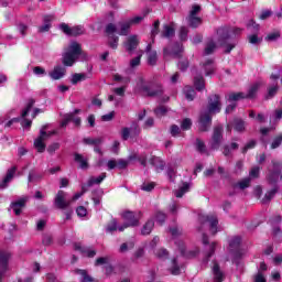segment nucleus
Segmentation results:
<instances>
[{
    "label": "nucleus",
    "instance_id": "obj_1",
    "mask_svg": "<svg viewBox=\"0 0 282 282\" xmlns=\"http://www.w3.org/2000/svg\"><path fill=\"white\" fill-rule=\"evenodd\" d=\"M78 110L63 115L59 127L51 132H47V127H50L48 124L43 126L40 130V135L34 140V149L37 151V153H44L46 147L45 141L51 138V135H58V133H61V129H65L69 122H73L75 127H78L80 124V118L76 116Z\"/></svg>",
    "mask_w": 282,
    "mask_h": 282
},
{
    "label": "nucleus",
    "instance_id": "obj_2",
    "mask_svg": "<svg viewBox=\"0 0 282 282\" xmlns=\"http://www.w3.org/2000/svg\"><path fill=\"white\" fill-rule=\"evenodd\" d=\"M44 109H39L34 107H26L21 111L20 117H12L13 112H9L3 118L0 119V122L4 127H11L14 122H21L23 129L29 130L32 127V119L36 118L37 113H44Z\"/></svg>",
    "mask_w": 282,
    "mask_h": 282
},
{
    "label": "nucleus",
    "instance_id": "obj_3",
    "mask_svg": "<svg viewBox=\"0 0 282 282\" xmlns=\"http://www.w3.org/2000/svg\"><path fill=\"white\" fill-rule=\"evenodd\" d=\"M134 94L149 96L150 98H162V96H164V87L160 84H153L147 80L143 76H138L135 79Z\"/></svg>",
    "mask_w": 282,
    "mask_h": 282
},
{
    "label": "nucleus",
    "instance_id": "obj_4",
    "mask_svg": "<svg viewBox=\"0 0 282 282\" xmlns=\"http://www.w3.org/2000/svg\"><path fill=\"white\" fill-rule=\"evenodd\" d=\"M131 30V22L129 20L121 21L117 25L113 23H109L106 26V33L108 35V43L112 50H116L118 47V41L119 37L116 36V34H119V36H127Z\"/></svg>",
    "mask_w": 282,
    "mask_h": 282
},
{
    "label": "nucleus",
    "instance_id": "obj_5",
    "mask_svg": "<svg viewBox=\"0 0 282 282\" xmlns=\"http://www.w3.org/2000/svg\"><path fill=\"white\" fill-rule=\"evenodd\" d=\"M170 234L172 235V239L174 240L178 252H181V257H184L185 259H194L196 254H199L198 248L186 252V249L184 248V240L180 238L182 237V229H180V227L174 226L170 228Z\"/></svg>",
    "mask_w": 282,
    "mask_h": 282
},
{
    "label": "nucleus",
    "instance_id": "obj_6",
    "mask_svg": "<svg viewBox=\"0 0 282 282\" xmlns=\"http://www.w3.org/2000/svg\"><path fill=\"white\" fill-rule=\"evenodd\" d=\"M216 34L220 47L225 48V54H230V52L237 47V42L235 39L230 37V29L227 26L217 29Z\"/></svg>",
    "mask_w": 282,
    "mask_h": 282
},
{
    "label": "nucleus",
    "instance_id": "obj_7",
    "mask_svg": "<svg viewBox=\"0 0 282 282\" xmlns=\"http://www.w3.org/2000/svg\"><path fill=\"white\" fill-rule=\"evenodd\" d=\"M85 193H87V185H82V192L76 193L72 197V199L67 200V193H65L63 191H58L55 196V206L57 208H61L62 210H64V208H67L68 206L72 205V202H76V200L80 199V197H83V195H85Z\"/></svg>",
    "mask_w": 282,
    "mask_h": 282
},
{
    "label": "nucleus",
    "instance_id": "obj_8",
    "mask_svg": "<svg viewBox=\"0 0 282 282\" xmlns=\"http://www.w3.org/2000/svg\"><path fill=\"white\" fill-rule=\"evenodd\" d=\"M83 55V48H80V44L77 42H70L66 52L63 55V64L66 67H72L76 61H78L79 56Z\"/></svg>",
    "mask_w": 282,
    "mask_h": 282
},
{
    "label": "nucleus",
    "instance_id": "obj_9",
    "mask_svg": "<svg viewBox=\"0 0 282 282\" xmlns=\"http://www.w3.org/2000/svg\"><path fill=\"white\" fill-rule=\"evenodd\" d=\"M221 111L220 107H210L207 110L203 111L199 117V130L208 131L210 129V124L213 122V113H219Z\"/></svg>",
    "mask_w": 282,
    "mask_h": 282
},
{
    "label": "nucleus",
    "instance_id": "obj_10",
    "mask_svg": "<svg viewBox=\"0 0 282 282\" xmlns=\"http://www.w3.org/2000/svg\"><path fill=\"white\" fill-rule=\"evenodd\" d=\"M199 231L204 230V228H209L210 235H217L219 232V220H217V216L214 215H207V216H200L199 217Z\"/></svg>",
    "mask_w": 282,
    "mask_h": 282
},
{
    "label": "nucleus",
    "instance_id": "obj_11",
    "mask_svg": "<svg viewBox=\"0 0 282 282\" xmlns=\"http://www.w3.org/2000/svg\"><path fill=\"white\" fill-rule=\"evenodd\" d=\"M122 217L124 219V224L119 226L118 230L119 232H123L126 228H129L131 226H138L139 219L138 216H135V213L133 212H124L122 214Z\"/></svg>",
    "mask_w": 282,
    "mask_h": 282
},
{
    "label": "nucleus",
    "instance_id": "obj_12",
    "mask_svg": "<svg viewBox=\"0 0 282 282\" xmlns=\"http://www.w3.org/2000/svg\"><path fill=\"white\" fill-rule=\"evenodd\" d=\"M241 236H231L228 239L229 243V252L234 254L235 257H241L243 252L241 251Z\"/></svg>",
    "mask_w": 282,
    "mask_h": 282
},
{
    "label": "nucleus",
    "instance_id": "obj_13",
    "mask_svg": "<svg viewBox=\"0 0 282 282\" xmlns=\"http://www.w3.org/2000/svg\"><path fill=\"white\" fill-rule=\"evenodd\" d=\"M202 7H199L198 4L192 7V10L187 18L191 28H199V25H202V18L197 17Z\"/></svg>",
    "mask_w": 282,
    "mask_h": 282
},
{
    "label": "nucleus",
    "instance_id": "obj_14",
    "mask_svg": "<svg viewBox=\"0 0 282 282\" xmlns=\"http://www.w3.org/2000/svg\"><path fill=\"white\" fill-rule=\"evenodd\" d=\"M59 30H62V32L67 36H80V34H85V28L83 25L70 28L66 23H62L59 25Z\"/></svg>",
    "mask_w": 282,
    "mask_h": 282
},
{
    "label": "nucleus",
    "instance_id": "obj_15",
    "mask_svg": "<svg viewBox=\"0 0 282 282\" xmlns=\"http://www.w3.org/2000/svg\"><path fill=\"white\" fill-rule=\"evenodd\" d=\"M10 261V252L1 251L0 252V282H3V276L8 272V263Z\"/></svg>",
    "mask_w": 282,
    "mask_h": 282
},
{
    "label": "nucleus",
    "instance_id": "obj_16",
    "mask_svg": "<svg viewBox=\"0 0 282 282\" xmlns=\"http://www.w3.org/2000/svg\"><path fill=\"white\" fill-rule=\"evenodd\" d=\"M203 243L205 245L206 248V253H205V259L203 260V262L208 263V260L210 259V257L213 254H215V250L217 248V242H208V236H206V234H203Z\"/></svg>",
    "mask_w": 282,
    "mask_h": 282
},
{
    "label": "nucleus",
    "instance_id": "obj_17",
    "mask_svg": "<svg viewBox=\"0 0 282 282\" xmlns=\"http://www.w3.org/2000/svg\"><path fill=\"white\" fill-rule=\"evenodd\" d=\"M221 133H224V128L221 126H217L214 129L212 138V149H219V144H221Z\"/></svg>",
    "mask_w": 282,
    "mask_h": 282
},
{
    "label": "nucleus",
    "instance_id": "obj_18",
    "mask_svg": "<svg viewBox=\"0 0 282 282\" xmlns=\"http://www.w3.org/2000/svg\"><path fill=\"white\" fill-rule=\"evenodd\" d=\"M140 134V127L138 123H133L132 127L129 128H123L121 131V137L122 140H129L130 135L133 138V135H139Z\"/></svg>",
    "mask_w": 282,
    "mask_h": 282
},
{
    "label": "nucleus",
    "instance_id": "obj_19",
    "mask_svg": "<svg viewBox=\"0 0 282 282\" xmlns=\"http://www.w3.org/2000/svg\"><path fill=\"white\" fill-rule=\"evenodd\" d=\"M281 175V163L273 162V171L269 172L268 180L271 184L279 182V176Z\"/></svg>",
    "mask_w": 282,
    "mask_h": 282
},
{
    "label": "nucleus",
    "instance_id": "obj_20",
    "mask_svg": "<svg viewBox=\"0 0 282 282\" xmlns=\"http://www.w3.org/2000/svg\"><path fill=\"white\" fill-rule=\"evenodd\" d=\"M66 72L67 69L64 66L57 65L48 73V76L52 80H61L65 77Z\"/></svg>",
    "mask_w": 282,
    "mask_h": 282
},
{
    "label": "nucleus",
    "instance_id": "obj_21",
    "mask_svg": "<svg viewBox=\"0 0 282 282\" xmlns=\"http://www.w3.org/2000/svg\"><path fill=\"white\" fill-rule=\"evenodd\" d=\"M182 52H184V46L180 43L174 44V46L171 47H165L164 48V56H176L180 57L182 56Z\"/></svg>",
    "mask_w": 282,
    "mask_h": 282
},
{
    "label": "nucleus",
    "instance_id": "obj_22",
    "mask_svg": "<svg viewBox=\"0 0 282 282\" xmlns=\"http://www.w3.org/2000/svg\"><path fill=\"white\" fill-rule=\"evenodd\" d=\"M26 202H28V196L22 197L17 202L11 203L10 208L11 210H13L15 215H21V210H23V208L25 207Z\"/></svg>",
    "mask_w": 282,
    "mask_h": 282
},
{
    "label": "nucleus",
    "instance_id": "obj_23",
    "mask_svg": "<svg viewBox=\"0 0 282 282\" xmlns=\"http://www.w3.org/2000/svg\"><path fill=\"white\" fill-rule=\"evenodd\" d=\"M182 270H184V263H182L180 257L174 258L172 260V267L170 268L171 274L177 276V274H182Z\"/></svg>",
    "mask_w": 282,
    "mask_h": 282
},
{
    "label": "nucleus",
    "instance_id": "obj_24",
    "mask_svg": "<svg viewBox=\"0 0 282 282\" xmlns=\"http://www.w3.org/2000/svg\"><path fill=\"white\" fill-rule=\"evenodd\" d=\"M15 173H17V167H11L10 170H8L7 175L0 182L1 191H3L4 188H8V184H10V182H12Z\"/></svg>",
    "mask_w": 282,
    "mask_h": 282
},
{
    "label": "nucleus",
    "instance_id": "obj_25",
    "mask_svg": "<svg viewBox=\"0 0 282 282\" xmlns=\"http://www.w3.org/2000/svg\"><path fill=\"white\" fill-rule=\"evenodd\" d=\"M227 102H230L229 107L235 106V102H239V100H243L246 98V93H230L226 95Z\"/></svg>",
    "mask_w": 282,
    "mask_h": 282
},
{
    "label": "nucleus",
    "instance_id": "obj_26",
    "mask_svg": "<svg viewBox=\"0 0 282 282\" xmlns=\"http://www.w3.org/2000/svg\"><path fill=\"white\" fill-rule=\"evenodd\" d=\"M139 43H140V39L138 37V35L129 36L124 43L127 52H131L132 50H135Z\"/></svg>",
    "mask_w": 282,
    "mask_h": 282
},
{
    "label": "nucleus",
    "instance_id": "obj_27",
    "mask_svg": "<svg viewBox=\"0 0 282 282\" xmlns=\"http://www.w3.org/2000/svg\"><path fill=\"white\" fill-rule=\"evenodd\" d=\"M203 69L205 72V76H213L215 74V62L213 59H206L203 62Z\"/></svg>",
    "mask_w": 282,
    "mask_h": 282
},
{
    "label": "nucleus",
    "instance_id": "obj_28",
    "mask_svg": "<svg viewBox=\"0 0 282 282\" xmlns=\"http://www.w3.org/2000/svg\"><path fill=\"white\" fill-rule=\"evenodd\" d=\"M145 53L148 55L149 65H155V63H158V52L151 48V44H148Z\"/></svg>",
    "mask_w": 282,
    "mask_h": 282
},
{
    "label": "nucleus",
    "instance_id": "obj_29",
    "mask_svg": "<svg viewBox=\"0 0 282 282\" xmlns=\"http://www.w3.org/2000/svg\"><path fill=\"white\" fill-rule=\"evenodd\" d=\"M189 191H191V184L185 182V183H182V185L176 191H174V195L175 197L182 198Z\"/></svg>",
    "mask_w": 282,
    "mask_h": 282
},
{
    "label": "nucleus",
    "instance_id": "obj_30",
    "mask_svg": "<svg viewBox=\"0 0 282 282\" xmlns=\"http://www.w3.org/2000/svg\"><path fill=\"white\" fill-rule=\"evenodd\" d=\"M87 78H91V74H86V73H75L72 76V85H78V83L83 80H87Z\"/></svg>",
    "mask_w": 282,
    "mask_h": 282
},
{
    "label": "nucleus",
    "instance_id": "obj_31",
    "mask_svg": "<svg viewBox=\"0 0 282 282\" xmlns=\"http://www.w3.org/2000/svg\"><path fill=\"white\" fill-rule=\"evenodd\" d=\"M279 224H281V216H275L271 219L272 232L274 237H279V235H281V227H279Z\"/></svg>",
    "mask_w": 282,
    "mask_h": 282
},
{
    "label": "nucleus",
    "instance_id": "obj_32",
    "mask_svg": "<svg viewBox=\"0 0 282 282\" xmlns=\"http://www.w3.org/2000/svg\"><path fill=\"white\" fill-rule=\"evenodd\" d=\"M75 250H78L79 252H82L84 257H89V258L96 257V250L89 247H83L80 245H76Z\"/></svg>",
    "mask_w": 282,
    "mask_h": 282
},
{
    "label": "nucleus",
    "instance_id": "obj_33",
    "mask_svg": "<svg viewBox=\"0 0 282 282\" xmlns=\"http://www.w3.org/2000/svg\"><path fill=\"white\" fill-rule=\"evenodd\" d=\"M149 163L154 166L155 171H164L165 163L162 161V159L152 156L150 158Z\"/></svg>",
    "mask_w": 282,
    "mask_h": 282
},
{
    "label": "nucleus",
    "instance_id": "obj_34",
    "mask_svg": "<svg viewBox=\"0 0 282 282\" xmlns=\"http://www.w3.org/2000/svg\"><path fill=\"white\" fill-rule=\"evenodd\" d=\"M261 88V83L257 82L254 84H252L249 89L248 93L245 94V98H254L257 96V91H259V89Z\"/></svg>",
    "mask_w": 282,
    "mask_h": 282
},
{
    "label": "nucleus",
    "instance_id": "obj_35",
    "mask_svg": "<svg viewBox=\"0 0 282 282\" xmlns=\"http://www.w3.org/2000/svg\"><path fill=\"white\" fill-rule=\"evenodd\" d=\"M44 24L40 26L41 32H50V28H52V21H54V15H44L43 18Z\"/></svg>",
    "mask_w": 282,
    "mask_h": 282
},
{
    "label": "nucleus",
    "instance_id": "obj_36",
    "mask_svg": "<svg viewBox=\"0 0 282 282\" xmlns=\"http://www.w3.org/2000/svg\"><path fill=\"white\" fill-rule=\"evenodd\" d=\"M96 265H106V274H111L113 272V268L109 264V258H98L96 260Z\"/></svg>",
    "mask_w": 282,
    "mask_h": 282
},
{
    "label": "nucleus",
    "instance_id": "obj_37",
    "mask_svg": "<svg viewBox=\"0 0 282 282\" xmlns=\"http://www.w3.org/2000/svg\"><path fill=\"white\" fill-rule=\"evenodd\" d=\"M107 177V173H101L99 176H91L89 180H88V183H87V187L89 186H94L96 184H102V182L105 181V178Z\"/></svg>",
    "mask_w": 282,
    "mask_h": 282
},
{
    "label": "nucleus",
    "instance_id": "obj_38",
    "mask_svg": "<svg viewBox=\"0 0 282 282\" xmlns=\"http://www.w3.org/2000/svg\"><path fill=\"white\" fill-rule=\"evenodd\" d=\"M215 50H217V44L215 43V40L209 39L205 46L204 56H209Z\"/></svg>",
    "mask_w": 282,
    "mask_h": 282
},
{
    "label": "nucleus",
    "instance_id": "obj_39",
    "mask_svg": "<svg viewBox=\"0 0 282 282\" xmlns=\"http://www.w3.org/2000/svg\"><path fill=\"white\" fill-rule=\"evenodd\" d=\"M231 127H234L235 131L238 133H242V131H246V122L241 119H234Z\"/></svg>",
    "mask_w": 282,
    "mask_h": 282
},
{
    "label": "nucleus",
    "instance_id": "obj_40",
    "mask_svg": "<svg viewBox=\"0 0 282 282\" xmlns=\"http://www.w3.org/2000/svg\"><path fill=\"white\" fill-rule=\"evenodd\" d=\"M194 87L197 91H204V89L206 88V82L204 80L203 76L194 77Z\"/></svg>",
    "mask_w": 282,
    "mask_h": 282
},
{
    "label": "nucleus",
    "instance_id": "obj_41",
    "mask_svg": "<svg viewBox=\"0 0 282 282\" xmlns=\"http://www.w3.org/2000/svg\"><path fill=\"white\" fill-rule=\"evenodd\" d=\"M163 39H171L175 36V28L173 25L165 24L162 31Z\"/></svg>",
    "mask_w": 282,
    "mask_h": 282
},
{
    "label": "nucleus",
    "instance_id": "obj_42",
    "mask_svg": "<svg viewBox=\"0 0 282 282\" xmlns=\"http://www.w3.org/2000/svg\"><path fill=\"white\" fill-rule=\"evenodd\" d=\"M221 97L219 95H210L208 97V107H221Z\"/></svg>",
    "mask_w": 282,
    "mask_h": 282
},
{
    "label": "nucleus",
    "instance_id": "obj_43",
    "mask_svg": "<svg viewBox=\"0 0 282 282\" xmlns=\"http://www.w3.org/2000/svg\"><path fill=\"white\" fill-rule=\"evenodd\" d=\"M213 274H214V281L215 282L224 281V273L221 272V270H219V264L214 263Z\"/></svg>",
    "mask_w": 282,
    "mask_h": 282
},
{
    "label": "nucleus",
    "instance_id": "obj_44",
    "mask_svg": "<svg viewBox=\"0 0 282 282\" xmlns=\"http://www.w3.org/2000/svg\"><path fill=\"white\" fill-rule=\"evenodd\" d=\"M155 223L153 221V219L148 220L141 229V235H151Z\"/></svg>",
    "mask_w": 282,
    "mask_h": 282
},
{
    "label": "nucleus",
    "instance_id": "obj_45",
    "mask_svg": "<svg viewBox=\"0 0 282 282\" xmlns=\"http://www.w3.org/2000/svg\"><path fill=\"white\" fill-rule=\"evenodd\" d=\"M184 95L186 100H188L189 102L195 100V88H193V86H185Z\"/></svg>",
    "mask_w": 282,
    "mask_h": 282
},
{
    "label": "nucleus",
    "instance_id": "obj_46",
    "mask_svg": "<svg viewBox=\"0 0 282 282\" xmlns=\"http://www.w3.org/2000/svg\"><path fill=\"white\" fill-rule=\"evenodd\" d=\"M279 91V84L273 83L272 85H270L268 87V93L265 98L270 99V98H274L276 96V93Z\"/></svg>",
    "mask_w": 282,
    "mask_h": 282
},
{
    "label": "nucleus",
    "instance_id": "obj_47",
    "mask_svg": "<svg viewBox=\"0 0 282 282\" xmlns=\"http://www.w3.org/2000/svg\"><path fill=\"white\" fill-rule=\"evenodd\" d=\"M250 177L242 178L238 183L235 184V188H240V191H243L250 186Z\"/></svg>",
    "mask_w": 282,
    "mask_h": 282
},
{
    "label": "nucleus",
    "instance_id": "obj_48",
    "mask_svg": "<svg viewBox=\"0 0 282 282\" xmlns=\"http://www.w3.org/2000/svg\"><path fill=\"white\" fill-rule=\"evenodd\" d=\"M76 274H79L82 282H91V281H94V279H91V276H89L87 274V271H85V270L78 269V270H76Z\"/></svg>",
    "mask_w": 282,
    "mask_h": 282
},
{
    "label": "nucleus",
    "instance_id": "obj_49",
    "mask_svg": "<svg viewBox=\"0 0 282 282\" xmlns=\"http://www.w3.org/2000/svg\"><path fill=\"white\" fill-rule=\"evenodd\" d=\"M75 162H77L79 164L80 169H87L88 164H87V159H85L83 155L76 153L75 154Z\"/></svg>",
    "mask_w": 282,
    "mask_h": 282
},
{
    "label": "nucleus",
    "instance_id": "obj_50",
    "mask_svg": "<svg viewBox=\"0 0 282 282\" xmlns=\"http://www.w3.org/2000/svg\"><path fill=\"white\" fill-rule=\"evenodd\" d=\"M135 248V243L133 241L124 242L120 246L119 252H129V250H133Z\"/></svg>",
    "mask_w": 282,
    "mask_h": 282
},
{
    "label": "nucleus",
    "instance_id": "obj_51",
    "mask_svg": "<svg viewBox=\"0 0 282 282\" xmlns=\"http://www.w3.org/2000/svg\"><path fill=\"white\" fill-rule=\"evenodd\" d=\"M155 257H158V259L161 261H164L165 259H169V250L161 248L155 251Z\"/></svg>",
    "mask_w": 282,
    "mask_h": 282
},
{
    "label": "nucleus",
    "instance_id": "obj_52",
    "mask_svg": "<svg viewBox=\"0 0 282 282\" xmlns=\"http://www.w3.org/2000/svg\"><path fill=\"white\" fill-rule=\"evenodd\" d=\"M84 144H94L95 147H99V144H102V138H86L84 139Z\"/></svg>",
    "mask_w": 282,
    "mask_h": 282
},
{
    "label": "nucleus",
    "instance_id": "obj_53",
    "mask_svg": "<svg viewBox=\"0 0 282 282\" xmlns=\"http://www.w3.org/2000/svg\"><path fill=\"white\" fill-rule=\"evenodd\" d=\"M274 195H276V189H271L269 192H267V194L264 195L263 199H262V204H268L272 200V198L274 197Z\"/></svg>",
    "mask_w": 282,
    "mask_h": 282
},
{
    "label": "nucleus",
    "instance_id": "obj_54",
    "mask_svg": "<svg viewBox=\"0 0 282 282\" xmlns=\"http://www.w3.org/2000/svg\"><path fill=\"white\" fill-rule=\"evenodd\" d=\"M154 219H155L156 224L162 225L164 221H166V214H164L162 212H156L154 215Z\"/></svg>",
    "mask_w": 282,
    "mask_h": 282
},
{
    "label": "nucleus",
    "instance_id": "obj_55",
    "mask_svg": "<svg viewBox=\"0 0 282 282\" xmlns=\"http://www.w3.org/2000/svg\"><path fill=\"white\" fill-rule=\"evenodd\" d=\"M154 113L158 118H162V116H166V113H169V108L158 107L154 109Z\"/></svg>",
    "mask_w": 282,
    "mask_h": 282
},
{
    "label": "nucleus",
    "instance_id": "obj_56",
    "mask_svg": "<svg viewBox=\"0 0 282 282\" xmlns=\"http://www.w3.org/2000/svg\"><path fill=\"white\" fill-rule=\"evenodd\" d=\"M153 188H155V183H153V182H144L141 185V191H145L147 193H151V191H153Z\"/></svg>",
    "mask_w": 282,
    "mask_h": 282
},
{
    "label": "nucleus",
    "instance_id": "obj_57",
    "mask_svg": "<svg viewBox=\"0 0 282 282\" xmlns=\"http://www.w3.org/2000/svg\"><path fill=\"white\" fill-rule=\"evenodd\" d=\"M175 165H169L167 167V177L170 182H175Z\"/></svg>",
    "mask_w": 282,
    "mask_h": 282
},
{
    "label": "nucleus",
    "instance_id": "obj_58",
    "mask_svg": "<svg viewBox=\"0 0 282 282\" xmlns=\"http://www.w3.org/2000/svg\"><path fill=\"white\" fill-rule=\"evenodd\" d=\"M120 226H118V221L112 220L110 221L107 227H106V231L108 232H116V230H118Z\"/></svg>",
    "mask_w": 282,
    "mask_h": 282
},
{
    "label": "nucleus",
    "instance_id": "obj_59",
    "mask_svg": "<svg viewBox=\"0 0 282 282\" xmlns=\"http://www.w3.org/2000/svg\"><path fill=\"white\" fill-rule=\"evenodd\" d=\"M113 80L121 83V85H127L131 79L129 77H122L121 75L116 74L113 75Z\"/></svg>",
    "mask_w": 282,
    "mask_h": 282
},
{
    "label": "nucleus",
    "instance_id": "obj_60",
    "mask_svg": "<svg viewBox=\"0 0 282 282\" xmlns=\"http://www.w3.org/2000/svg\"><path fill=\"white\" fill-rule=\"evenodd\" d=\"M169 210H170L171 215H177V210H180V204H177V202L173 200L169 206Z\"/></svg>",
    "mask_w": 282,
    "mask_h": 282
},
{
    "label": "nucleus",
    "instance_id": "obj_61",
    "mask_svg": "<svg viewBox=\"0 0 282 282\" xmlns=\"http://www.w3.org/2000/svg\"><path fill=\"white\" fill-rule=\"evenodd\" d=\"M33 74H35V76H40L41 78H43V76L47 75V72H45V68L36 66L33 68Z\"/></svg>",
    "mask_w": 282,
    "mask_h": 282
},
{
    "label": "nucleus",
    "instance_id": "obj_62",
    "mask_svg": "<svg viewBox=\"0 0 282 282\" xmlns=\"http://www.w3.org/2000/svg\"><path fill=\"white\" fill-rule=\"evenodd\" d=\"M282 144V135H278L271 143V149H279Z\"/></svg>",
    "mask_w": 282,
    "mask_h": 282
},
{
    "label": "nucleus",
    "instance_id": "obj_63",
    "mask_svg": "<svg viewBox=\"0 0 282 282\" xmlns=\"http://www.w3.org/2000/svg\"><path fill=\"white\" fill-rule=\"evenodd\" d=\"M18 32H20L21 36H25L28 34V25L23 23H19L17 26Z\"/></svg>",
    "mask_w": 282,
    "mask_h": 282
},
{
    "label": "nucleus",
    "instance_id": "obj_64",
    "mask_svg": "<svg viewBox=\"0 0 282 282\" xmlns=\"http://www.w3.org/2000/svg\"><path fill=\"white\" fill-rule=\"evenodd\" d=\"M76 214L82 218L87 217V208H85L84 206H79L76 209Z\"/></svg>",
    "mask_w": 282,
    "mask_h": 282
}]
</instances>
